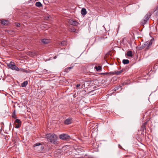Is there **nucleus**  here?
<instances>
[{
  "label": "nucleus",
  "mask_w": 158,
  "mask_h": 158,
  "mask_svg": "<svg viewBox=\"0 0 158 158\" xmlns=\"http://www.w3.org/2000/svg\"><path fill=\"white\" fill-rule=\"evenodd\" d=\"M45 138L48 142L53 144L57 143V137L54 134H47L46 135Z\"/></svg>",
  "instance_id": "f257e3e1"
},
{
  "label": "nucleus",
  "mask_w": 158,
  "mask_h": 158,
  "mask_svg": "<svg viewBox=\"0 0 158 158\" xmlns=\"http://www.w3.org/2000/svg\"><path fill=\"white\" fill-rule=\"evenodd\" d=\"M122 72L121 71H115L114 72H112V74H115L116 75H119Z\"/></svg>",
  "instance_id": "2eb2a0df"
},
{
  "label": "nucleus",
  "mask_w": 158,
  "mask_h": 158,
  "mask_svg": "<svg viewBox=\"0 0 158 158\" xmlns=\"http://www.w3.org/2000/svg\"><path fill=\"white\" fill-rule=\"evenodd\" d=\"M60 138L63 140L68 139L70 138V136L67 134H62L60 135Z\"/></svg>",
  "instance_id": "20e7f679"
},
{
  "label": "nucleus",
  "mask_w": 158,
  "mask_h": 158,
  "mask_svg": "<svg viewBox=\"0 0 158 158\" xmlns=\"http://www.w3.org/2000/svg\"><path fill=\"white\" fill-rule=\"evenodd\" d=\"M66 42L65 41H63L61 43V45L64 46L66 44Z\"/></svg>",
  "instance_id": "aec40b11"
},
{
  "label": "nucleus",
  "mask_w": 158,
  "mask_h": 158,
  "mask_svg": "<svg viewBox=\"0 0 158 158\" xmlns=\"http://www.w3.org/2000/svg\"><path fill=\"white\" fill-rule=\"evenodd\" d=\"M15 123V124L16 128H19L20 127L21 124H16Z\"/></svg>",
  "instance_id": "412c9836"
},
{
  "label": "nucleus",
  "mask_w": 158,
  "mask_h": 158,
  "mask_svg": "<svg viewBox=\"0 0 158 158\" xmlns=\"http://www.w3.org/2000/svg\"><path fill=\"white\" fill-rule=\"evenodd\" d=\"M15 123H17L18 124H21V122L19 119H16L15 122Z\"/></svg>",
  "instance_id": "6ab92c4d"
},
{
  "label": "nucleus",
  "mask_w": 158,
  "mask_h": 158,
  "mask_svg": "<svg viewBox=\"0 0 158 158\" xmlns=\"http://www.w3.org/2000/svg\"><path fill=\"white\" fill-rule=\"evenodd\" d=\"M7 66L9 68L13 70L17 71H19V68L15 66V63L12 61L10 62L9 63L7 64Z\"/></svg>",
  "instance_id": "f03ea898"
},
{
  "label": "nucleus",
  "mask_w": 158,
  "mask_h": 158,
  "mask_svg": "<svg viewBox=\"0 0 158 158\" xmlns=\"http://www.w3.org/2000/svg\"><path fill=\"white\" fill-rule=\"evenodd\" d=\"M127 55L128 56L132 57V52L131 50L128 51L127 52Z\"/></svg>",
  "instance_id": "9d476101"
},
{
  "label": "nucleus",
  "mask_w": 158,
  "mask_h": 158,
  "mask_svg": "<svg viewBox=\"0 0 158 158\" xmlns=\"http://www.w3.org/2000/svg\"><path fill=\"white\" fill-rule=\"evenodd\" d=\"M35 5L37 6L38 7H41V6H42V4L40 3V2H36Z\"/></svg>",
  "instance_id": "dca6fc26"
},
{
  "label": "nucleus",
  "mask_w": 158,
  "mask_h": 158,
  "mask_svg": "<svg viewBox=\"0 0 158 158\" xmlns=\"http://www.w3.org/2000/svg\"><path fill=\"white\" fill-rule=\"evenodd\" d=\"M15 117V116H14V115H13V118H15V117Z\"/></svg>",
  "instance_id": "c85d7f7f"
},
{
  "label": "nucleus",
  "mask_w": 158,
  "mask_h": 158,
  "mask_svg": "<svg viewBox=\"0 0 158 158\" xmlns=\"http://www.w3.org/2000/svg\"><path fill=\"white\" fill-rule=\"evenodd\" d=\"M69 70L68 68H66L64 69V72L66 73H68L69 72Z\"/></svg>",
  "instance_id": "b1692460"
},
{
  "label": "nucleus",
  "mask_w": 158,
  "mask_h": 158,
  "mask_svg": "<svg viewBox=\"0 0 158 158\" xmlns=\"http://www.w3.org/2000/svg\"><path fill=\"white\" fill-rule=\"evenodd\" d=\"M87 11L85 9V8H83L81 10V14L82 15H85L87 14Z\"/></svg>",
  "instance_id": "6e6552de"
},
{
  "label": "nucleus",
  "mask_w": 158,
  "mask_h": 158,
  "mask_svg": "<svg viewBox=\"0 0 158 158\" xmlns=\"http://www.w3.org/2000/svg\"><path fill=\"white\" fill-rule=\"evenodd\" d=\"M15 25H16V26L18 27H19L20 26V24L19 23H15Z\"/></svg>",
  "instance_id": "393cba45"
},
{
  "label": "nucleus",
  "mask_w": 158,
  "mask_h": 158,
  "mask_svg": "<svg viewBox=\"0 0 158 158\" xmlns=\"http://www.w3.org/2000/svg\"><path fill=\"white\" fill-rule=\"evenodd\" d=\"M146 44H147V48H148L150 47V46H151L152 44V42L151 41H148L146 42Z\"/></svg>",
  "instance_id": "9b49d317"
},
{
  "label": "nucleus",
  "mask_w": 158,
  "mask_h": 158,
  "mask_svg": "<svg viewBox=\"0 0 158 158\" xmlns=\"http://www.w3.org/2000/svg\"><path fill=\"white\" fill-rule=\"evenodd\" d=\"M72 68L73 67H69L67 68L69 69V70L70 69H72Z\"/></svg>",
  "instance_id": "cd10ccee"
},
{
  "label": "nucleus",
  "mask_w": 158,
  "mask_h": 158,
  "mask_svg": "<svg viewBox=\"0 0 158 158\" xmlns=\"http://www.w3.org/2000/svg\"><path fill=\"white\" fill-rule=\"evenodd\" d=\"M42 41L44 44H47L50 42V40L48 39H43L42 40Z\"/></svg>",
  "instance_id": "0eeeda50"
},
{
  "label": "nucleus",
  "mask_w": 158,
  "mask_h": 158,
  "mask_svg": "<svg viewBox=\"0 0 158 158\" xmlns=\"http://www.w3.org/2000/svg\"><path fill=\"white\" fill-rule=\"evenodd\" d=\"M71 31L72 32H76V29L74 27H72L71 29Z\"/></svg>",
  "instance_id": "4be33fe9"
},
{
  "label": "nucleus",
  "mask_w": 158,
  "mask_h": 158,
  "mask_svg": "<svg viewBox=\"0 0 158 158\" xmlns=\"http://www.w3.org/2000/svg\"><path fill=\"white\" fill-rule=\"evenodd\" d=\"M147 44H146V42H145L143 44L141 47H140V49H143L145 47H147Z\"/></svg>",
  "instance_id": "a211bd4d"
},
{
  "label": "nucleus",
  "mask_w": 158,
  "mask_h": 158,
  "mask_svg": "<svg viewBox=\"0 0 158 158\" xmlns=\"http://www.w3.org/2000/svg\"><path fill=\"white\" fill-rule=\"evenodd\" d=\"M1 23L4 25H7L8 24V21L3 20L1 21Z\"/></svg>",
  "instance_id": "1a4fd4ad"
},
{
  "label": "nucleus",
  "mask_w": 158,
  "mask_h": 158,
  "mask_svg": "<svg viewBox=\"0 0 158 158\" xmlns=\"http://www.w3.org/2000/svg\"><path fill=\"white\" fill-rule=\"evenodd\" d=\"M151 15V13L150 12L148 13L145 16V19L143 20V22H142V23L143 24H145L147 22V20L149 19L150 16Z\"/></svg>",
  "instance_id": "7ed1b4c3"
},
{
  "label": "nucleus",
  "mask_w": 158,
  "mask_h": 158,
  "mask_svg": "<svg viewBox=\"0 0 158 158\" xmlns=\"http://www.w3.org/2000/svg\"><path fill=\"white\" fill-rule=\"evenodd\" d=\"M80 84H77V85H76V86L77 87H79V86H80Z\"/></svg>",
  "instance_id": "bb28decb"
},
{
  "label": "nucleus",
  "mask_w": 158,
  "mask_h": 158,
  "mask_svg": "<svg viewBox=\"0 0 158 158\" xmlns=\"http://www.w3.org/2000/svg\"><path fill=\"white\" fill-rule=\"evenodd\" d=\"M105 74L106 75H107V74H109L110 75L111 74H112V72H109V73H105Z\"/></svg>",
  "instance_id": "a878e982"
},
{
  "label": "nucleus",
  "mask_w": 158,
  "mask_h": 158,
  "mask_svg": "<svg viewBox=\"0 0 158 158\" xmlns=\"http://www.w3.org/2000/svg\"><path fill=\"white\" fill-rule=\"evenodd\" d=\"M72 122V119L71 118H68L65 120L64 121V123L68 125L71 124Z\"/></svg>",
  "instance_id": "39448f33"
},
{
  "label": "nucleus",
  "mask_w": 158,
  "mask_h": 158,
  "mask_svg": "<svg viewBox=\"0 0 158 158\" xmlns=\"http://www.w3.org/2000/svg\"><path fill=\"white\" fill-rule=\"evenodd\" d=\"M94 69L97 71H100L102 69V67L100 66H95Z\"/></svg>",
  "instance_id": "4468645a"
},
{
  "label": "nucleus",
  "mask_w": 158,
  "mask_h": 158,
  "mask_svg": "<svg viewBox=\"0 0 158 158\" xmlns=\"http://www.w3.org/2000/svg\"><path fill=\"white\" fill-rule=\"evenodd\" d=\"M28 84V81H25L23 82L21 84V86L23 87H25Z\"/></svg>",
  "instance_id": "ddd939ff"
},
{
  "label": "nucleus",
  "mask_w": 158,
  "mask_h": 158,
  "mask_svg": "<svg viewBox=\"0 0 158 158\" xmlns=\"http://www.w3.org/2000/svg\"><path fill=\"white\" fill-rule=\"evenodd\" d=\"M123 63L124 64H127L129 63V61L127 59H124L123 60Z\"/></svg>",
  "instance_id": "f3484780"
},
{
  "label": "nucleus",
  "mask_w": 158,
  "mask_h": 158,
  "mask_svg": "<svg viewBox=\"0 0 158 158\" xmlns=\"http://www.w3.org/2000/svg\"><path fill=\"white\" fill-rule=\"evenodd\" d=\"M154 14L155 16H158V6L156 7V10L154 11Z\"/></svg>",
  "instance_id": "f8f14e48"
},
{
  "label": "nucleus",
  "mask_w": 158,
  "mask_h": 158,
  "mask_svg": "<svg viewBox=\"0 0 158 158\" xmlns=\"http://www.w3.org/2000/svg\"><path fill=\"white\" fill-rule=\"evenodd\" d=\"M40 143H37L34 144V146H40Z\"/></svg>",
  "instance_id": "5701e85b"
},
{
  "label": "nucleus",
  "mask_w": 158,
  "mask_h": 158,
  "mask_svg": "<svg viewBox=\"0 0 158 158\" xmlns=\"http://www.w3.org/2000/svg\"><path fill=\"white\" fill-rule=\"evenodd\" d=\"M11 125V123H10V125Z\"/></svg>",
  "instance_id": "c756f323"
},
{
  "label": "nucleus",
  "mask_w": 158,
  "mask_h": 158,
  "mask_svg": "<svg viewBox=\"0 0 158 158\" xmlns=\"http://www.w3.org/2000/svg\"><path fill=\"white\" fill-rule=\"evenodd\" d=\"M69 23L73 26H77L78 23L76 21L73 20H70L69 21Z\"/></svg>",
  "instance_id": "423d86ee"
}]
</instances>
